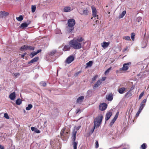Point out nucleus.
<instances>
[{
  "label": "nucleus",
  "mask_w": 149,
  "mask_h": 149,
  "mask_svg": "<svg viewBox=\"0 0 149 149\" xmlns=\"http://www.w3.org/2000/svg\"><path fill=\"white\" fill-rule=\"evenodd\" d=\"M84 40L82 37H78L77 38H74L70 40L69 43V45L74 49H78L82 47L81 42Z\"/></svg>",
  "instance_id": "f257e3e1"
},
{
  "label": "nucleus",
  "mask_w": 149,
  "mask_h": 149,
  "mask_svg": "<svg viewBox=\"0 0 149 149\" xmlns=\"http://www.w3.org/2000/svg\"><path fill=\"white\" fill-rule=\"evenodd\" d=\"M102 116H101L96 117L94 121V128L93 129L91 130L92 133L93 132L95 128L99 127L102 121Z\"/></svg>",
  "instance_id": "f03ea898"
},
{
  "label": "nucleus",
  "mask_w": 149,
  "mask_h": 149,
  "mask_svg": "<svg viewBox=\"0 0 149 149\" xmlns=\"http://www.w3.org/2000/svg\"><path fill=\"white\" fill-rule=\"evenodd\" d=\"M131 62H129L124 64L123 65V67L122 68H120L119 70H116V73H121L122 72V71H125L129 69V65H131Z\"/></svg>",
  "instance_id": "7ed1b4c3"
},
{
  "label": "nucleus",
  "mask_w": 149,
  "mask_h": 149,
  "mask_svg": "<svg viewBox=\"0 0 149 149\" xmlns=\"http://www.w3.org/2000/svg\"><path fill=\"white\" fill-rule=\"evenodd\" d=\"M34 47L30 45H23L20 48V50L23 51L24 50H29L30 51L33 50L34 49Z\"/></svg>",
  "instance_id": "20e7f679"
},
{
  "label": "nucleus",
  "mask_w": 149,
  "mask_h": 149,
  "mask_svg": "<svg viewBox=\"0 0 149 149\" xmlns=\"http://www.w3.org/2000/svg\"><path fill=\"white\" fill-rule=\"evenodd\" d=\"M77 133V131H74L73 134V138H72V141H73V148L74 149H77V142H75L76 140V135Z\"/></svg>",
  "instance_id": "39448f33"
},
{
  "label": "nucleus",
  "mask_w": 149,
  "mask_h": 149,
  "mask_svg": "<svg viewBox=\"0 0 149 149\" xmlns=\"http://www.w3.org/2000/svg\"><path fill=\"white\" fill-rule=\"evenodd\" d=\"M107 105L105 103L100 104L99 106V109L100 110L103 111L105 110L107 108Z\"/></svg>",
  "instance_id": "423d86ee"
},
{
  "label": "nucleus",
  "mask_w": 149,
  "mask_h": 149,
  "mask_svg": "<svg viewBox=\"0 0 149 149\" xmlns=\"http://www.w3.org/2000/svg\"><path fill=\"white\" fill-rule=\"evenodd\" d=\"M75 23V21L74 19H70L68 20L67 24L68 26H74Z\"/></svg>",
  "instance_id": "0eeeda50"
},
{
  "label": "nucleus",
  "mask_w": 149,
  "mask_h": 149,
  "mask_svg": "<svg viewBox=\"0 0 149 149\" xmlns=\"http://www.w3.org/2000/svg\"><path fill=\"white\" fill-rule=\"evenodd\" d=\"M91 8L93 17H97V18L98 19V16L97 14V10L96 8L94 6H92Z\"/></svg>",
  "instance_id": "6e6552de"
},
{
  "label": "nucleus",
  "mask_w": 149,
  "mask_h": 149,
  "mask_svg": "<svg viewBox=\"0 0 149 149\" xmlns=\"http://www.w3.org/2000/svg\"><path fill=\"white\" fill-rule=\"evenodd\" d=\"M66 128L64 127L61 130L60 133V136L61 138H63V137H65V139L68 138V135H67L65 134L64 133V132Z\"/></svg>",
  "instance_id": "1a4fd4ad"
},
{
  "label": "nucleus",
  "mask_w": 149,
  "mask_h": 149,
  "mask_svg": "<svg viewBox=\"0 0 149 149\" xmlns=\"http://www.w3.org/2000/svg\"><path fill=\"white\" fill-rule=\"evenodd\" d=\"M66 31L68 33H72L73 32L74 28V26L68 25L66 26Z\"/></svg>",
  "instance_id": "9d476101"
},
{
  "label": "nucleus",
  "mask_w": 149,
  "mask_h": 149,
  "mask_svg": "<svg viewBox=\"0 0 149 149\" xmlns=\"http://www.w3.org/2000/svg\"><path fill=\"white\" fill-rule=\"evenodd\" d=\"M74 59V58L73 56H70L68 57L66 61V62L67 63H70L73 61Z\"/></svg>",
  "instance_id": "9b49d317"
},
{
  "label": "nucleus",
  "mask_w": 149,
  "mask_h": 149,
  "mask_svg": "<svg viewBox=\"0 0 149 149\" xmlns=\"http://www.w3.org/2000/svg\"><path fill=\"white\" fill-rule=\"evenodd\" d=\"M112 115V113L110 111H108L105 115V120L107 121L109 119L110 117Z\"/></svg>",
  "instance_id": "f8f14e48"
},
{
  "label": "nucleus",
  "mask_w": 149,
  "mask_h": 149,
  "mask_svg": "<svg viewBox=\"0 0 149 149\" xmlns=\"http://www.w3.org/2000/svg\"><path fill=\"white\" fill-rule=\"evenodd\" d=\"M9 13L8 12L1 11L0 12V17L3 18L4 17L8 16Z\"/></svg>",
  "instance_id": "ddd939ff"
},
{
  "label": "nucleus",
  "mask_w": 149,
  "mask_h": 149,
  "mask_svg": "<svg viewBox=\"0 0 149 149\" xmlns=\"http://www.w3.org/2000/svg\"><path fill=\"white\" fill-rule=\"evenodd\" d=\"M102 83V80L101 79L98 80L96 83H95L93 86V88L94 89L98 87Z\"/></svg>",
  "instance_id": "4468645a"
},
{
  "label": "nucleus",
  "mask_w": 149,
  "mask_h": 149,
  "mask_svg": "<svg viewBox=\"0 0 149 149\" xmlns=\"http://www.w3.org/2000/svg\"><path fill=\"white\" fill-rule=\"evenodd\" d=\"M113 95L112 93L109 94L106 97V99L109 101H111L113 100Z\"/></svg>",
  "instance_id": "2eb2a0df"
},
{
  "label": "nucleus",
  "mask_w": 149,
  "mask_h": 149,
  "mask_svg": "<svg viewBox=\"0 0 149 149\" xmlns=\"http://www.w3.org/2000/svg\"><path fill=\"white\" fill-rule=\"evenodd\" d=\"M27 22H28L27 24L25 23L22 24L20 26V28L23 29L27 27L28 25L30 24L31 22L30 21H27Z\"/></svg>",
  "instance_id": "dca6fc26"
},
{
  "label": "nucleus",
  "mask_w": 149,
  "mask_h": 149,
  "mask_svg": "<svg viewBox=\"0 0 149 149\" xmlns=\"http://www.w3.org/2000/svg\"><path fill=\"white\" fill-rule=\"evenodd\" d=\"M16 94L15 92L10 93L9 95L10 98L12 100H14Z\"/></svg>",
  "instance_id": "f3484780"
},
{
  "label": "nucleus",
  "mask_w": 149,
  "mask_h": 149,
  "mask_svg": "<svg viewBox=\"0 0 149 149\" xmlns=\"http://www.w3.org/2000/svg\"><path fill=\"white\" fill-rule=\"evenodd\" d=\"M89 10L88 8H86L85 9H83V12L82 13H81V15H87L88 14Z\"/></svg>",
  "instance_id": "a211bd4d"
},
{
  "label": "nucleus",
  "mask_w": 149,
  "mask_h": 149,
  "mask_svg": "<svg viewBox=\"0 0 149 149\" xmlns=\"http://www.w3.org/2000/svg\"><path fill=\"white\" fill-rule=\"evenodd\" d=\"M39 59V57H35L33 59L31 60V61L28 62V63L30 64L31 63H33L37 61Z\"/></svg>",
  "instance_id": "6ab92c4d"
},
{
  "label": "nucleus",
  "mask_w": 149,
  "mask_h": 149,
  "mask_svg": "<svg viewBox=\"0 0 149 149\" xmlns=\"http://www.w3.org/2000/svg\"><path fill=\"white\" fill-rule=\"evenodd\" d=\"M84 99V97L83 96H81L79 97L77 100V102L78 103H80Z\"/></svg>",
  "instance_id": "aec40b11"
},
{
  "label": "nucleus",
  "mask_w": 149,
  "mask_h": 149,
  "mask_svg": "<svg viewBox=\"0 0 149 149\" xmlns=\"http://www.w3.org/2000/svg\"><path fill=\"white\" fill-rule=\"evenodd\" d=\"M126 90V88L122 87L118 89V92L120 94H123L125 92Z\"/></svg>",
  "instance_id": "412c9836"
},
{
  "label": "nucleus",
  "mask_w": 149,
  "mask_h": 149,
  "mask_svg": "<svg viewBox=\"0 0 149 149\" xmlns=\"http://www.w3.org/2000/svg\"><path fill=\"white\" fill-rule=\"evenodd\" d=\"M109 44V42H103V44L102 46L103 48H105L108 46Z\"/></svg>",
  "instance_id": "4be33fe9"
},
{
  "label": "nucleus",
  "mask_w": 149,
  "mask_h": 149,
  "mask_svg": "<svg viewBox=\"0 0 149 149\" xmlns=\"http://www.w3.org/2000/svg\"><path fill=\"white\" fill-rule=\"evenodd\" d=\"M31 130L32 131H34L35 132L37 133H39L40 132L39 130L37 128L34 127H31Z\"/></svg>",
  "instance_id": "5701e85b"
},
{
  "label": "nucleus",
  "mask_w": 149,
  "mask_h": 149,
  "mask_svg": "<svg viewBox=\"0 0 149 149\" xmlns=\"http://www.w3.org/2000/svg\"><path fill=\"white\" fill-rule=\"evenodd\" d=\"M71 8L69 6H66L63 9V11L64 12H68L70 11Z\"/></svg>",
  "instance_id": "b1692460"
},
{
  "label": "nucleus",
  "mask_w": 149,
  "mask_h": 149,
  "mask_svg": "<svg viewBox=\"0 0 149 149\" xmlns=\"http://www.w3.org/2000/svg\"><path fill=\"white\" fill-rule=\"evenodd\" d=\"M70 45H65L63 49V50L64 51L69 50L70 49Z\"/></svg>",
  "instance_id": "393cba45"
},
{
  "label": "nucleus",
  "mask_w": 149,
  "mask_h": 149,
  "mask_svg": "<svg viewBox=\"0 0 149 149\" xmlns=\"http://www.w3.org/2000/svg\"><path fill=\"white\" fill-rule=\"evenodd\" d=\"M93 64V62L92 61H90L88 62L87 63H86V68H87V67H91L92 64Z\"/></svg>",
  "instance_id": "a878e982"
},
{
  "label": "nucleus",
  "mask_w": 149,
  "mask_h": 149,
  "mask_svg": "<svg viewBox=\"0 0 149 149\" xmlns=\"http://www.w3.org/2000/svg\"><path fill=\"white\" fill-rule=\"evenodd\" d=\"M22 102V100L20 98L17 99L16 101V103L17 105H20Z\"/></svg>",
  "instance_id": "bb28decb"
},
{
  "label": "nucleus",
  "mask_w": 149,
  "mask_h": 149,
  "mask_svg": "<svg viewBox=\"0 0 149 149\" xmlns=\"http://www.w3.org/2000/svg\"><path fill=\"white\" fill-rule=\"evenodd\" d=\"M33 107V106L31 104H29L28 105V106L26 107V109L27 110H30L31 108Z\"/></svg>",
  "instance_id": "cd10ccee"
},
{
  "label": "nucleus",
  "mask_w": 149,
  "mask_h": 149,
  "mask_svg": "<svg viewBox=\"0 0 149 149\" xmlns=\"http://www.w3.org/2000/svg\"><path fill=\"white\" fill-rule=\"evenodd\" d=\"M126 13V11L125 10L123 11L119 16V17L120 18H123Z\"/></svg>",
  "instance_id": "c85d7f7f"
},
{
  "label": "nucleus",
  "mask_w": 149,
  "mask_h": 149,
  "mask_svg": "<svg viewBox=\"0 0 149 149\" xmlns=\"http://www.w3.org/2000/svg\"><path fill=\"white\" fill-rule=\"evenodd\" d=\"M36 6L35 5H32L31 6V11L32 13H34L36 10Z\"/></svg>",
  "instance_id": "c756f323"
},
{
  "label": "nucleus",
  "mask_w": 149,
  "mask_h": 149,
  "mask_svg": "<svg viewBox=\"0 0 149 149\" xmlns=\"http://www.w3.org/2000/svg\"><path fill=\"white\" fill-rule=\"evenodd\" d=\"M117 119L116 118H115L114 117L113 119L111 121V122L110 123V125H113V123H114L115 121H116V120Z\"/></svg>",
  "instance_id": "7c9ffc66"
},
{
  "label": "nucleus",
  "mask_w": 149,
  "mask_h": 149,
  "mask_svg": "<svg viewBox=\"0 0 149 149\" xmlns=\"http://www.w3.org/2000/svg\"><path fill=\"white\" fill-rule=\"evenodd\" d=\"M135 36V34L134 33H132L131 34V38L132 40H134V37Z\"/></svg>",
  "instance_id": "2f4dec72"
},
{
  "label": "nucleus",
  "mask_w": 149,
  "mask_h": 149,
  "mask_svg": "<svg viewBox=\"0 0 149 149\" xmlns=\"http://www.w3.org/2000/svg\"><path fill=\"white\" fill-rule=\"evenodd\" d=\"M17 19L19 21H21L23 20V18L22 15H20L18 17H17Z\"/></svg>",
  "instance_id": "473e14b6"
},
{
  "label": "nucleus",
  "mask_w": 149,
  "mask_h": 149,
  "mask_svg": "<svg viewBox=\"0 0 149 149\" xmlns=\"http://www.w3.org/2000/svg\"><path fill=\"white\" fill-rule=\"evenodd\" d=\"M111 67H110L108 69H107V70L104 72V74L106 75L109 72V71L111 70Z\"/></svg>",
  "instance_id": "72a5a7b5"
},
{
  "label": "nucleus",
  "mask_w": 149,
  "mask_h": 149,
  "mask_svg": "<svg viewBox=\"0 0 149 149\" xmlns=\"http://www.w3.org/2000/svg\"><path fill=\"white\" fill-rule=\"evenodd\" d=\"M146 145L145 143H143L141 146L142 149H146Z\"/></svg>",
  "instance_id": "f704fd0d"
},
{
  "label": "nucleus",
  "mask_w": 149,
  "mask_h": 149,
  "mask_svg": "<svg viewBox=\"0 0 149 149\" xmlns=\"http://www.w3.org/2000/svg\"><path fill=\"white\" fill-rule=\"evenodd\" d=\"M123 39L127 40H130V37L129 36H125L123 37Z\"/></svg>",
  "instance_id": "c9c22d12"
},
{
  "label": "nucleus",
  "mask_w": 149,
  "mask_h": 149,
  "mask_svg": "<svg viewBox=\"0 0 149 149\" xmlns=\"http://www.w3.org/2000/svg\"><path fill=\"white\" fill-rule=\"evenodd\" d=\"M37 53L36 52H32L30 54V56H31V57H33L35 55H36Z\"/></svg>",
  "instance_id": "e433bc0d"
},
{
  "label": "nucleus",
  "mask_w": 149,
  "mask_h": 149,
  "mask_svg": "<svg viewBox=\"0 0 149 149\" xmlns=\"http://www.w3.org/2000/svg\"><path fill=\"white\" fill-rule=\"evenodd\" d=\"M145 106V105H143L141 104H140V107L139 108V109L141 110V111H142V110L143 109Z\"/></svg>",
  "instance_id": "4c0bfd02"
},
{
  "label": "nucleus",
  "mask_w": 149,
  "mask_h": 149,
  "mask_svg": "<svg viewBox=\"0 0 149 149\" xmlns=\"http://www.w3.org/2000/svg\"><path fill=\"white\" fill-rule=\"evenodd\" d=\"M56 51L55 50H54L50 52V55L51 56H53L56 53Z\"/></svg>",
  "instance_id": "58836bf2"
},
{
  "label": "nucleus",
  "mask_w": 149,
  "mask_h": 149,
  "mask_svg": "<svg viewBox=\"0 0 149 149\" xmlns=\"http://www.w3.org/2000/svg\"><path fill=\"white\" fill-rule=\"evenodd\" d=\"M98 75H96L92 79V81H94L98 77Z\"/></svg>",
  "instance_id": "ea45409f"
},
{
  "label": "nucleus",
  "mask_w": 149,
  "mask_h": 149,
  "mask_svg": "<svg viewBox=\"0 0 149 149\" xmlns=\"http://www.w3.org/2000/svg\"><path fill=\"white\" fill-rule=\"evenodd\" d=\"M99 147L98 142V141H96L95 142V148H98Z\"/></svg>",
  "instance_id": "a19ab883"
},
{
  "label": "nucleus",
  "mask_w": 149,
  "mask_h": 149,
  "mask_svg": "<svg viewBox=\"0 0 149 149\" xmlns=\"http://www.w3.org/2000/svg\"><path fill=\"white\" fill-rule=\"evenodd\" d=\"M142 18L141 17H139L136 19V21L138 22H139L142 19Z\"/></svg>",
  "instance_id": "79ce46f5"
},
{
  "label": "nucleus",
  "mask_w": 149,
  "mask_h": 149,
  "mask_svg": "<svg viewBox=\"0 0 149 149\" xmlns=\"http://www.w3.org/2000/svg\"><path fill=\"white\" fill-rule=\"evenodd\" d=\"M4 117L7 119L9 118V117L7 113H5L4 114Z\"/></svg>",
  "instance_id": "37998d69"
},
{
  "label": "nucleus",
  "mask_w": 149,
  "mask_h": 149,
  "mask_svg": "<svg viewBox=\"0 0 149 149\" xmlns=\"http://www.w3.org/2000/svg\"><path fill=\"white\" fill-rule=\"evenodd\" d=\"M146 102V99H144L142 102H141V104H142L143 105H145V103Z\"/></svg>",
  "instance_id": "c03bdc74"
},
{
  "label": "nucleus",
  "mask_w": 149,
  "mask_h": 149,
  "mask_svg": "<svg viewBox=\"0 0 149 149\" xmlns=\"http://www.w3.org/2000/svg\"><path fill=\"white\" fill-rule=\"evenodd\" d=\"M141 111L139 109V110L137 112V113L136 114V116L138 117L139 116V114L141 112Z\"/></svg>",
  "instance_id": "a18cd8bd"
},
{
  "label": "nucleus",
  "mask_w": 149,
  "mask_h": 149,
  "mask_svg": "<svg viewBox=\"0 0 149 149\" xmlns=\"http://www.w3.org/2000/svg\"><path fill=\"white\" fill-rule=\"evenodd\" d=\"M144 92H142L140 95L139 97V99H141L144 95Z\"/></svg>",
  "instance_id": "49530a36"
},
{
  "label": "nucleus",
  "mask_w": 149,
  "mask_h": 149,
  "mask_svg": "<svg viewBox=\"0 0 149 149\" xmlns=\"http://www.w3.org/2000/svg\"><path fill=\"white\" fill-rule=\"evenodd\" d=\"M81 72V71H79L76 72L74 74V76L75 77L77 76Z\"/></svg>",
  "instance_id": "de8ad7c7"
},
{
  "label": "nucleus",
  "mask_w": 149,
  "mask_h": 149,
  "mask_svg": "<svg viewBox=\"0 0 149 149\" xmlns=\"http://www.w3.org/2000/svg\"><path fill=\"white\" fill-rule=\"evenodd\" d=\"M41 84H42V85L44 87H45L46 86V84L45 82H42L41 83Z\"/></svg>",
  "instance_id": "09e8293b"
},
{
  "label": "nucleus",
  "mask_w": 149,
  "mask_h": 149,
  "mask_svg": "<svg viewBox=\"0 0 149 149\" xmlns=\"http://www.w3.org/2000/svg\"><path fill=\"white\" fill-rule=\"evenodd\" d=\"M118 113H119V112H117L116 114L115 117H114L115 118H117L118 116Z\"/></svg>",
  "instance_id": "8fccbe9b"
},
{
  "label": "nucleus",
  "mask_w": 149,
  "mask_h": 149,
  "mask_svg": "<svg viewBox=\"0 0 149 149\" xmlns=\"http://www.w3.org/2000/svg\"><path fill=\"white\" fill-rule=\"evenodd\" d=\"M26 54V53H24V54H22L21 55V57L23 58H24V56H25V55Z\"/></svg>",
  "instance_id": "3c124183"
},
{
  "label": "nucleus",
  "mask_w": 149,
  "mask_h": 149,
  "mask_svg": "<svg viewBox=\"0 0 149 149\" xmlns=\"http://www.w3.org/2000/svg\"><path fill=\"white\" fill-rule=\"evenodd\" d=\"M106 77H102V80H102V81H104L106 79Z\"/></svg>",
  "instance_id": "603ef678"
},
{
  "label": "nucleus",
  "mask_w": 149,
  "mask_h": 149,
  "mask_svg": "<svg viewBox=\"0 0 149 149\" xmlns=\"http://www.w3.org/2000/svg\"><path fill=\"white\" fill-rule=\"evenodd\" d=\"M0 149H4V146L0 145Z\"/></svg>",
  "instance_id": "864d4df0"
},
{
  "label": "nucleus",
  "mask_w": 149,
  "mask_h": 149,
  "mask_svg": "<svg viewBox=\"0 0 149 149\" xmlns=\"http://www.w3.org/2000/svg\"><path fill=\"white\" fill-rule=\"evenodd\" d=\"M130 91H129L128 92H127L125 95V96L126 97V96H127L128 95V94L129 93H130Z\"/></svg>",
  "instance_id": "5fc2aeb1"
},
{
  "label": "nucleus",
  "mask_w": 149,
  "mask_h": 149,
  "mask_svg": "<svg viewBox=\"0 0 149 149\" xmlns=\"http://www.w3.org/2000/svg\"><path fill=\"white\" fill-rule=\"evenodd\" d=\"M41 51H42L41 49H39V50H38L37 52H36L37 53V54L38 53L40 52Z\"/></svg>",
  "instance_id": "6e6d98bb"
},
{
  "label": "nucleus",
  "mask_w": 149,
  "mask_h": 149,
  "mask_svg": "<svg viewBox=\"0 0 149 149\" xmlns=\"http://www.w3.org/2000/svg\"><path fill=\"white\" fill-rule=\"evenodd\" d=\"M80 111V110L79 109H77L76 110V113H77Z\"/></svg>",
  "instance_id": "4d7b16f0"
},
{
  "label": "nucleus",
  "mask_w": 149,
  "mask_h": 149,
  "mask_svg": "<svg viewBox=\"0 0 149 149\" xmlns=\"http://www.w3.org/2000/svg\"><path fill=\"white\" fill-rule=\"evenodd\" d=\"M19 74H19V73H15V74H14V75L16 77V76H17V75H19Z\"/></svg>",
  "instance_id": "13d9d810"
},
{
  "label": "nucleus",
  "mask_w": 149,
  "mask_h": 149,
  "mask_svg": "<svg viewBox=\"0 0 149 149\" xmlns=\"http://www.w3.org/2000/svg\"><path fill=\"white\" fill-rule=\"evenodd\" d=\"M68 133H69L68 132H67L66 133V134H68Z\"/></svg>",
  "instance_id": "bf43d9fd"
},
{
  "label": "nucleus",
  "mask_w": 149,
  "mask_h": 149,
  "mask_svg": "<svg viewBox=\"0 0 149 149\" xmlns=\"http://www.w3.org/2000/svg\"><path fill=\"white\" fill-rule=\"evenodd\" d=\"M123 149H126V148H123Z\"/></svg>",
  "instance_id": "052dcab7"
},
{
  "label": "nucleus",
  "mask_w": 149,
  "mask_h": 149,
  "mask_svg": "<svg viewBox=\"0 0 149 149\" xmlns=\"http://www.w3.org/2000/svg\"><path fill=\"white\" fill-rule=\"evenodd\" d=\"M97 21H98L97 20H96V22H97Z\"/></svg>",
  "instance_id": "680f3d73"
},
{
  "label": "nucleus",
  "mask_w": 149,
  "mask_h": 149,
  "mask_svg": "<svg viewBox=\"0 0 149 149\" xmlns=\"http://www.w3.org/2000/svg\"><path fill=\"white\" fill-rule=\"evenodd\" d=\"M93 17H91V19H93Z\"/></svg>",
  "instance_id": "e2e57ef3"
},
{
  "label": "nucleus",
  "mask_w": 149,
  "mask_h": 149,
  "mask_svg": "<svg viewBox=\"0 0 149 149\" xmlns=\"http://www.w3.org/2000/svg\"><path fill=\"white\" fill-rule=\"evenodd\" d=\"M1 60V58L0 57V61Z\"/></svg>",
  "instance_id": "0e129e2a"
},
{
  "label": "nucleus",
  "mask_w": 149,
  "mask_h": 149,
  "mask_svg": "<svg viewBox=\"0 0 149 149\" xmlns=\"http://www.w3.org/2000/svg\"><path fill=\"white\" fill-rule=\"evenodd\" d=\"M78 130H79V127H78Z\"/></svg>",
  "instance_id": "69168bd1"
},
{
  "label": "nucleus",
  "mask_w": 149,
  "mask_h": 149,
  "mask_svg": "<svg viewBox=\"0 0 149 149\" xmlns=\"http://www.w3.org/2000/svg\"><path fill=\"white\" fill-rule=\"evenodd\" d=\"M78 130H79V127H78Z\"/></svg>",
  "instance_id": "338daca9"
},
{
  "label": "nucleus",
  "mask_w": 149,
  "mask_h": 149,
  "mask_svg": "<svg viewBox=\"0 0 149 149\" xmlns=\"http://www.w3.org/2000/svg\"><path fill=\"white\" fill-rule=\"evenodd\" d=\"M107 7H108V6H106Z\"/></svg>",
  "instance_id": "774afa93"
}]
</instances>
